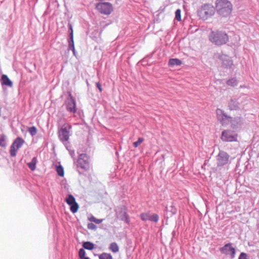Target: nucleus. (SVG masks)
Wrapping results in <instances>:
<instances>
[{
    "mask_svg": "<svg viewBox=\"0 0 259 259\" xmlns=\"http://www.w3.org/2000/svg\"><path fill=\"white\" fill-rule=\"evenodd\" d=\"M214 8L218 15L221 18L229 17L233 11V5L228 0H217Z\"/></svg>",
    "mask_w": 259,
    "mask_h": 259,
    "instance_id": "obj_1",
    "label": "nucleus"
},
{
    "mask_svg": "<svg viewBox=\"0 0 259 259\" xmlns=\"http://www.w3.org/2000/svg\"><path fill=\"white\" fill-rule=\"evenodd\" d=\"M209 39L215 45L221 46L228 42L229 37L227 34L224 31H212L209 35Z\"/></svg>",
    "mask_w": 259,
    "mask_h": 259,
    "instance_id": "obj_2",
    "label": "nucleus"
},
{
    "mask_svg": "<svg viewBox=\"0 0 259 259\" xmlns=\"http://www.w3.org/2000/svg\"><path fill=\"white\" fill-rule=\"evenodd\" d=\"M215 12V8L210 4L202 5L199 9L197 14L200 19L206 20L212 17Z\"/></svg>",
    "mask_w": 259,
    "mask_h": 259,
    "instance_id": "obj_3",
    "label": "nucleus"
},
{
    "mask_svg": "<svg viewBox=\"0 0 259 259\" xmlns=\"http://www.w3.org/2000/svg\"><path fill=\"white\" fill-rule=\"evenodd\" d=\"M217 118L218 120L222 125L227 124L230 121L232 123V127L234 128L235 125L234 122H236L238 123V120H240V118H234L228 116L224 110L218 108L216 110Z\"/></svg>",
    "mask_w": 259,
    "mask_h": 259,
    "instance_id": "obj_4",
    "label": "nucleus"
},
{
    "mask_svg": "<svg viewBox=\"0 0 259 259\" xmlns=\"http://www.w3.org/2000/svg\"><path fill=\"white\" fill-rule=\"evenodd\" d=\"M72 126L69 123L64 124L58 131V136L61 141H68Z\"/></svg>",
    "mask_w": 259,
    "mask_h": 259,
    "instance_id": "obj_5",
    "label": "nucleus"
},
{
    "mask_svg": "<svg viewBox=\"0 0 259 259\" xmlns=\"http://www.w3.org/2000/svg\"><path fill=\"white\" fill-rule=\"evenodd\" d=\"M96 8L100 13L106 15L113 11L112 5L108 2L99 3L96 5Z\"/></svg>",
    "mask_w": 259,
    "mask_h": 259,
    "instance_id": "obj_6",
    "label": "nucleus"
},
{
    "mask_svg": "<svg viewBox=\"0 0 259 259\" xmlns=\"http://www.w3.org/2000/svg\"><path fill=\"white\" fill-rule=\"evenodd\" d=\"M238 135L233 131L229 130H224L221 135V139L225 142L237 141Z\"/></svg>",
    "mask_w": 259,
    "mask_h": 259,
    "instance_id": "obj_7",
    "label": "nucleus"
},
{
    "mask_svg": "<svg viewBox=\"0 0 259 259\" xmlns=\"http://www.w3.org/2000/svg\"><path fill=\"white\" fill-rule=\"evenodd\" d=\"M230 155L224 151H220L217 156V166H223L229 163Z\"/></svg>",
    "mask_w": 259,
    "mask_h": 259,
    "instance_id": "obj_8",
    "label": "nucleus"
},
{
    "mask_svg": "<svg viewBox=\"0 0 259 259\" xmlns=\"http://www.w3.org/2000/svg\"><path fill=\"white\" fill-rule=\"evenodd\" d=\"M220 251L226 255H230L232 258L235 257V249L232 246V243H229L225 244L223 247L220 248Z\"/></svg>",
    "mask_w": 259,
    "mask_h": 259,
    "instance_id": "obj_9",
    "label": "nucleus"
},
{
    "mask_svg": "<svg viewBox=\"0 0 259 259\" xmlns=\"http://www.w3.org/2000/svg\"><path fill=\"white\" fill-rule=\"evenodd\" d=\"M78 166L82 168H87L88 166V157L87 154H80L77 160Z\"/></svg>",
    "mask_w": 259,
    "mask_h": 259,
    "instance_id": "obj_10",
    "label": "nucleus"
},
{
    "mask_svg": "<svg viewBox=\"0 0 259 259\" xmlns=\"http://www.w3.org/2000/svg\"><path fill=\"white\" fill-rule=\"evenodd\" d=\"M69 97L70 99L67 104V109L70 112L75 113L76 112V109L75 100L70 93L69 94Z\"/></svg>",
    "mask_w": 259,
    "mask_h": 259,
    "instance_id": "obj_11",
    "label": "nucleus"
},
{
    "mask_svg": "<svg viewBox=\"0 0 259 259\" xmlns=\"http://www.w3.org/2000/svg\"><path fill=\"white\" fill-rule=\"evenodd\" d=\"M228 107L230 110H237L239 109V103L237 100L231 99L228 103Z\"/></svg>",
    "mask_w": 259,
    "mask_h": 259,
    "instance_id": "obj_12",
    "label": "nucleus"
},
{
    "mask_svg": "<svg viewBox=\"0 0 259 259\" xmlns=\"http://www.w3.org/2000/svg\"><path fill=\"white\" fill-rule=\"evenodd\" d=\"M1 81L2 85L9 86L10 87H11L13 85L12 82L6 75L4 74L2 75Z\"/></svg>",
    "mask_w": 259,
    "mask_h": 259,
    "instance_id": "obj_13",
    "label": "nucleus"
},
{
    "mask_svg": "<svg viewBox=\"0 0 259 259\" xmlns=\"http://www.w3.org/2000/svg\"><path fill=\"white\" fill-rule=\"evenodd\" d=\"M182 61L177 58L175 59H170L168 61V65L170 67H173L174 66H180L182 64Z\"/></svg>",
    "mask_w": 259,
    "mask_h": 259,
    "instance_id": "obj_14",
    "label": "nucleus"
},
{
    "mask_svg": "<svg viewBox=\"0 0 259 259\" xmlns=\"http://www.w3.org/2000/svg\"><path fill=\"white\" fill-rule=\"evenodd\" d=\"M37 163L36 157H33L31 162L27 163L29 168L32 171L34 170L36 168V164Z\"/></svg>",
    "mask_w": 259,
    "mask_h": 259,
    "instance_id": "obj_15",
    "label": "nucleus"
},
{
    "mask_svg": "<svg viewBox=\"0 0 259 259\" xmlns=\"http://www.w3.org/2000/svg\"><path fill=\"white\" fill-rule=\"evenodd\" d=\"M109 249L113 253H117L119 250V246L116 242H112L110 244Z\"/></svg>",
    "mask_w": 259,
    "mask_h": 259,
    "instance_id": "obj_16",
    "label": "nucleus"
},
{
    "mask_svg": "<svg viewBox=\"0 0 259 259\" xmlns=\"http://www.w3.org/2000/svg\"><path fill=\"white\" fill-rule=\"evenodd\" d=\"M69 29L71 30V33L70 34V38H71V42L69 43V46H71L72 48V51L74 52L75 50L74 46V42H73V29L71 24L69 25Z\"/></svg>",
    "mask_w": 259,
    "mask_h": 259,
    "instance_id": "obj_17",
    "label": "nucleus"
},
{
    "mask_svg": "<svg viewBox=\"0 0 259 259\" xmlns=\"http://www.w3.org/2000/svg\"><path fill=\"white\" fill-rule=\"evenodd\" d=\"M6 145L5 137L3 133H2V130L0 129V146L5 147Z\"/></svg>",
    "mask_w": 259,
    "mask_h": 259,
    "instance_id": "obj_18",
    "label": "nucleus"
},
{
    "mask_svg": "<svg viewBox=\"0 0 259 259\" xmlns=\"http://www.w3.org/2000/svg\"><path fill=\"white\" fill-rule=\"evenodd\" d=\"M66 202L69 205L76 202L74 197L71 194L69 195L68 197L66 199Z\"/></svg>",
    "mask_w": 259,
    "mask_h": 259,
    "instance_id": "obj_19",
    "label": "nucleus"
},
{
    "mask_svg": "<svg viewBox=\"0 0 259 259\" xmlns=\"http://www.w3.org/2000/svg\"><path fill=\"white\" fill-rule=\"evenodd\" d=\"M16 144V140H15L13 142V143L11 147L10 153H11V155L12 156H15L16 154V150L15 148Z\"/></svg>",
    "mask_w": 259,
    "mask_h": 259,
    "instance_id": "obj_20",
    "label": "nucleus"
},
{
    "mask_svg": "<svg viewBox=\"0 0 259 259\" xmlns=\"http://www.w3.org/2000/svg\"><path fill=\"white\" fill-rule=\"evenodd\" d=\"M83 247L87 249L92 250L94 247V245L90 242H85L83 243Z\"/></svg>",
    "mask_w": 259,
    "mask_h": 259,
    "instance_id": "obj_21",
    "label": "nucleus"
},
{
    "mask_svg": "<svg viewBox=\"0 0 259 259\" xmlns=\"http://www.w3.org/2000/svg\"><path fill=\"white\" fill-rule=\"evenodd\" d=\"M70 210L73 213H75L78 211L79 206L76 202L70 205Z\"/></svg>",
    "mask_w": 259,
    "mask_h": 259,
    "instance_id": "obj_22",
    "label": "nucleus"
},
{
    "mask_svg": "<svg viewBox=\"0 0 259 259\" xmlns=\"http://www.w3.org/2000/svg\"><path fill=\"white\" fill-rule=\"evenodd\" d=\"M99 259H113L112 255L110 253H102L99 255Z\"/></svg>",
    "mask_w": 259,
    "mask_h": 259,
    "instance_id": "obj_23",
    "label": "nucleus"
},
{
    "mask_svg": "<svg viewBox=\"0 0 259 259\" xmlns=\"http://www.w3.org/2000/svg\"><path fill=\"white\" fill-rule=\"evenodd\" d=\"M150 214L148 213H143L141 214L140 218L142 220L146 221L147 220H150Z\"/></svg>",
    "mask_w": 259,
    "mask_h": 259,
    "instance_id": "obj_24",
    "label": "nucleus"
},
{
    "mask_svg": "<svg viewBox=\"0 0 259 259\" xmlns=\"http://www.w3.org/2000/svg\"><path fill=\"white\" fill-rule=\"evenodd\" d=\"M56 171L59 176L63 177L64 175L63 167L61 165L57 166L56 167Z\"/></svg>",
    "mask_w": 259,
    "mask_h": 259,
    "instance_id": "obj_25",
    "label": "nucleus"
},
{
    "mask_svg": "<svg viewBox=\"0 0 259 259\" xmlns=\"http://www.w3.org/2000/svg\"><path fill=\"white\" fill-rule=\"evenodd\" d=\"M227 84L228 85L231 86V87H234L237 85V80L235 78H231L227 80Z\"/></svg>",
    "mask_w": 259,
    "mask_h": 259,
    "instance_id": "obj_26",
    "label": "nucleus"
},
{
    "mask_svg": "<svg viewBox=\"0 0 259 259\" xmlns=\"http://www.w3.org/2000/svg\"><path fill=\"white\" fill-rule=\"evenodd\" d=\"M28 131L31 136H34L37 133V129L35 126H31L28 128Z\"/></svg>",
    "mask_w": 259,
    "mask_h": 259,
    "instance_id": "obj_27",
    "label": "nucleus"
},
{
    "mask_svg": "<svg viewBox=\"0 0 259 259\" xmlns=\"http://www.w3.org/2000/svg\"><path fill=\"white\" fill-rule=\"evenodd\" d=\"M181 11L180 9H178L175 12V18L179 21H181Z\"/></svg>",
    "mask_w": 259,
    "mask_h": 259,
    "instance_id": "obj_28",
    "label": "nucleus"
},
{
    "mask_svg": "<svg viewBox=\"0 0 259 259\" xmlns=\"http://www.w3.org/2000/svg\"><path fill=\"white\" fill-rule=\"evenodd\" d=\"M89 220L91 222H94L97 224H99L101 223L103 221V220L97 219L96 218H95L94 216H92L91 218H90Z\"/></svg>",
    "mask_w": 259,
    "mask_h": 259,
    "instance_id": "obj_29",
    "label": "nucleus"
},
{
    "mask_svg": "<svg viewBox=\"0 0 259 259\" xmlns=\"http://www.w3.org/2000/svg\"><path fill=\"white\" fill-rule=\"evenodd\" d=\"M25 143V141L20 138H17V149L20 148Z\"/></svg>",
    "mask_w": 259,
    "mask_h": 259,
    "instance_id": "obj_30",
    "label": "nucleus"
},
{
    "mask_svg": "<svg viewBox=\"0 0 259 259\" xmlns=\"http://www.w3.org/2000/svg\"><path fill=\"white\" fill-rule=\"evenodd\" d=\"M144 139L143 138H139L137 141L134 142L133 145L135 147H138L143 141Z\"/></svg>",
    "mask_w": 259,
    "mask_h": 259,
    "instance_id": "obj_31",
    "label": "nucleus"
},
{
    "mask_svg": "<svg viewBox=\"0 0 259 259\" xmlns=\"http://www.w3.org/2000/svg\"><path fill=\"white\" fill-rule=\"evenodd\" d=\"M159 220V217L156 214H153L150 215V220L151 221H153L155 222H158Z\"/></svg>",
    "mask_w": 259,
    "mask_h": 259,
    "instance_id": "obj_32",
    "label": "nucleus"
},
{
    "mask_svg": "<svg viewBox=\"0 0 259 259\" xmlns=\"http://www.w3.org/2000/svg\"><path fill=\"white\" fill-rule=\"evenodd\" d=\"M78 255L80 259L84 257L85 255V252L84 250L82 248L80 249L79 250Z\"/></svg>",
    "mask_w": 259,
    "mask_h": 259,
    "instance_id": "obj_33",
    "label": "nucleus"
},
{
    "mask_svg": "<svg viewBox=\"0 0 259 259\" xmlns=\"http://www.w3.org/2000/svg\"><path fill=\"white\" fill-rule=\"evenodd\" d=\"M88 228L90 230H95L97 228V226L93 223H89L88 225Z\"/></svg>",
    "mask_w": 259,
    "mask_h": 259,
    "instance_id": "obj_34",
    "label": "nucleus"
},
{
    "mask_svg": "<svg viewBox=\"0 0 259 259\" xmlns=\"http://www.w3.org/2000/svg\"><path fill=\"white\" fill-rule=\"evenodd\" d=\"M238 259H248L247 255L245 253L242 252L240 254V256H239Z\"/></svg>",
    "mask_w": 259,
    "mask_h": 259,
    "instance_id": "obj_35",
    "label": "nucleus"
},
{
    "mask_svg": "<svg viewBox=\"0 0 259 259\" xmlns=\"http://www.w3.org/2000/svg\"><path fill=\"white\" fill-rule=\"evenodd\" d=\"M124 218H125V221L127 223H129V219H128V217L127 215V214H126V213L125 212H124Z\"/></svg>",
    "mask_w": 259,
    "mask_h": 259,
    "instance_id": "obj_36",
    "label": "nucleus"
},
{
    "mask_svg": "<svg viewBox=\"0 0 259 259\" xmlns=\"http://www.w3.org/2000/svg\"><path fill=\"white\" fill-rule=\"evenodd\" d=\"M97 86L98 88L99 89V90H100V91L102 92V88H101V85L100 84V83H99V82L97 83Z\"/></svg>",
    "mask_w": 259,
    "mask_h": 259,
    "instance_id": "obj_37",
    "label": "nucleus"
},
{
    "mask_svg": "<svg viewBox=\"0 0 259 259\" xmlns=\"http://www.w3.org/2000/svg\"><path fill=\"white\" fill-rule=\"evenodd\" d=\"M81 259H90V258L89 257H84L82 258Z\"/></svg>",
    "mask_w": 259,
    "mask_h": 259,
    "instance_id": "obj_38",
    "label": "nucleus"
}]
</instances>
